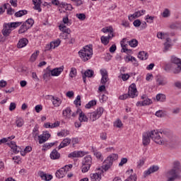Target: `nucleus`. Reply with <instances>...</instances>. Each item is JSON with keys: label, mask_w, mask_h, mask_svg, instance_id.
<instances>
[{"label": "nucleus", "mask_w": 181, "mask_h": 181, "mask_svg": "<svg viewBox=\"0 0 181 181\" xmlns=\"http://www.w3.org/2000/svg\"><path fill=\"white\" fill-rule=\"evenodd\" d=\"M117 159H118V154L117 153H112L110 156H109L107 158V159L104 160L103 165H102L103 170L107 172V170H108V168L112 166V163L114 160H117Z\"/></svg>", "instance_id": "5"}, {"label": "nucleus", "mask_w": 181, "mask_h": 181, "mask_svg": "<svg viewBox=\"0 0 181 181\" xmlns=\"http://www.w3.org/2000/svg\"><path fill=\"white\" fill-rule=\"evenodd\" d=\"M156 98L157 101H160L161 103H163L166 100V96L162 93L158 94Z\"/></svg>", "instance_id": "38"}, {"label": "nucleus", "mask_w": 181, "mask_h": 181, "mask_svg": "<svg viewBox=\"0 0 181 181\" xmlns=\"http://www.w3.org/2000/svg\"><path fill=\"white\" fill-rule=\"evenodd\" d=\"M156 81L157 83V86H166V84H168L166 78L162 76H156Z\"/></svg>", "instance_id": "12"}, {"label": "nucleus", "mask_w": 181, "mask_h": 181, "mask_svg": "<svg viewBox=\"0 0 181 181\" xmlns=\"http://www.w3.org/2000/svg\"><path fill=\"white\" fill-rule=\"evenodd\" d=\"M16 109V103H11L9 106V111H13Z\"/></svg>", "instance_id": "60"}, {"label": "nucleus", "mask_w": 181, "mask_h": 181, "mask_svg": "<svg viewBox=\"0 0 181 181\" xmlns=\"http://www.w3.org/2000/svg\"><path fill=\"white\" fill-rule=\"evenodd\" d=\"M35 6H34V9L35 11H38V12H42V8H40V6L42 5V3H38V4H34Z\"/></svg>", "instance_id": "55"}, {"label": "nucleus", "mask_w": 181, "mask_h": 181, "mask_svg": "<svg viewBox=\"0 0 181 181\" xmlns=\"http://www.w3.org/2000/svg\"><path fill=\"white\" fill-rule=\"evenodd\" d=\"M16 18H21L23 15H28V11L26 10H20L18 12L15 13Z\"/></svg>", "instance_id": "35"}, {"label": "nucleus", "mask_w": 181, "mask_h": 181, "mask_svg": "<svg viewBox=\"0 0 181 181\" xmlns=\"http://www.w3.org/2000/svg\"><path fill=\"white\" fill-rule=\"evenodd\" d=\"M159 170V166L158 165H152L148 168V170L144 172L146 176L151 175V173H155V172H158Z\"/></svg>", "instance_id": "20"}, {"label": "nucleus", "mask_w": 181, "mask_h": 181, "mask_svg": "<svg viewBox=\"0 0 181 181\" xmlns=\"http://www.w3.org/2000/svg\"><path fill=\"white\" fill-rule=\"evenodd\" d=\"M127 162H128V158H122L121 159L120 163H119V166H124V165H125V163H127Z\"/></svg>", "instance_id": "57"}, {"label": "nucleus", "mask_w": 181, "mask_h": 181, "mask_svg": "<svg viewBox=\"0 0 181 181\" xmlns=\"http://www.w3.org/2000/svg\"><path fill=\"white\" fill-rule=\"evenodd\" d=\"M155 19V16H151L149 15H147L146 16V21L147 23H153V20Z\"/></svg>", "instance_id": "48"}, {"label": "nucleus", "mask_w": 181, "mask_h": 181, "mask_svg": "<svg viewBox=\"0 0 181 181\" xmlns=\"http://www.w3.org/2000/svg\"><path fill=\"white\" fill-rule=\"evenodd\" d=\"M35 110L36 112H40L42 111V110H43V107L42 106V105H37L35 106Z\"/></svg>", "instance_id": "62"}, {"label": "nucleus", "mask_w": 181, "mask_h": 181, "mask_svg": "<svg viewBox=\"0 0 181 181\" xmlns=\"http://www.w3.org/2000/svg\"><path fill=\"white\" fill-rule=\"evenodd\" d=\"M103 112H104V108L99 107L96 111L88 113V117H89L91 121L94 122L96 121V119H98V118L103 115Z\"/></svg>", "instance_id": "8"}, {"label": "nucleus", "mask_w": 181, "mask_h": 181, "mask_svg": "<svg viewBox=\"0 0 181 181\" xmlns=\"http://www.w3.org/2000/svg\"><path fill=\"white\" fill-rule=\"evenodd\" d=\"M102 32H103V33H110L112 35V37L114 36V30L112 29V27L104 28L102 29Z\"/></svg>", "instance_id": "33"}, {"label": "nucleus", "mask_w": 181, "mask_h": 181, "mask_svg": "<svg viewBox=\"0 0 181 181\" xmlns=\"http://www.w3.org/2000/svg\"><path fill=\"white\" fill-rule=\"evenodd\" d=\"M151 144V134L149 132L143 134V145L144 146H148V144Z\"/></svg>", "instance_id": "15"}, {"label": "nucleus", "mask_w": 181, "mask_h": 181, "mask_svg": "<svg viewBox=\"0 0 181 181\" xmlns=\"http://www.w3.org/2000/svg\"><path fill=\"white\" fill-rule=\"evenodd\" d=\"M181 173V165L179 161H175L173 163V168L168 172L169 178L173 180H176V179H180Z\"/></svg>", "instance_id": "2"}, {"label": "nucleus", "mask_w": 181, "mask_h": 181, "mask_svg": "<svg viewBox=\"0 0 181 181\" xmlns=\"http://www.w3.org/2000/svg\"><path fill=\"white\" fill-rule=\"evenodd\" d=\"M49 138H50V134L47 133V132H44L42 134L38 136L39 144H45L46 141L49 140Z\"/></svg>", "instance_id": "11"}, {"label": "nucleus", "mask_w": 181, "mask_h": 181, "mask_svg": "<svg viewBox=\"0 0 181 181\" xmlns=\"http://www.w3.org/2000/svg\"><path fill=\"white\" fill-rule=\"evenodd\" d=\"M145 164V160L141 159L137 163V168L139 169L141 166Z\"/></svg>", "instance_id": "61"}, {"label": "nucleus", "mask_w": 181, "mask_h": 181, "mask_svg": "<svg viewBox=\"0 0 181 181\" xmlns=\"http://www.w3.org/2000/svg\"><path fill=\"white\" fill-rule=\"evenodd\" d=\"M78 120L80 122H88V117H87L86 114H84V112L82 111L80 112Z\"/></svg>", "instance_id": "28"}, {"label": "nucleus", "mask_w": 181, "mask_h": 181, "mask_svg": "<svg viewBox=\"0 0 181 181\" xmlns=\"http://www.w3.org/2000/svg\"><path fill=\"white\" fill-rule=\"evenodd\" d=\"M76 76H77V69L74 67H72L69 73V76L73 78V77H76Z\"/></svg>", "instance_id": "45"}, {"label": "nucleus", "mask_w": 181, "mask_h": 181, "mask_svg": "<svg viewBox=\"0 0 181 181\" xmlns=\"http://www.w3.org/2000/svg\"><path fill=\"white\" fill-rule=\"evenodd\" d=\"M8 146L11 147V149L13 150V153H18L19 150H18V146L16 145V142L11 141L10 143H6Z\"/></svg>", "instance_id": "22"}, {"label": "nucleus", "mask_w": 181, "mask_h": 181, "mask_svg": "<svg viewBox=\"0 0 181 181\" xmlns=\"http://www.w3.org/2000/svg\"><path fill=\"white\" fill-rule=\"evenodd\" d=\"M125 42H127V38H123L122 40L120 42V45L122 46V52L127 53V50H128V48H127V45L125 44Z\"/></svg>", "instance_id": "30"}, {"label": "nucleus", "mask_w": 181, "mask_h": 181, "mask_svg": "<svg viewBox=\"0 0 181 181\" xmlns=\"http://www.w3.org/2000/svg\"><path fill=\"white\" fill-rule=\"evenodd\" d=\"M76 18L79 19V21H86V14L84 13H77Z\"/></svg>", "instance_id": "52"}, {"label": "nucleus", "mask_w": 181, "mask_h": 181, "mask_svg": "<svg viewBox=\"0 0 181 181\" xmlns=\"http://www.w3.org/2000/svg\"><path fill=\"white\" fill-rule=\"evenodd\" d=\"M71 142V139H70L69 138L64 139L62 141V143L59 144V146H58V150L60 151V149H62V148H66V146H69V145H70Z\"/></svg>", "instance_id": "21"}, {"label": "nucleus", "mask_w": 181, "mask_h": 181, "mask_svg": "<svg viewBox=\"0 0 181 181\" xmlns=\"http://www.w3.org/2000/svg\"><path fill=\"white\" fill-rule=\"evenodd\" d=\"M86 155L84 151H74L68 155V158H83Z\"/></svg>", "instance_id": "17"}, {"label": "nucleus", "mask_w": 181, "mask_h": 181, "mask_svg": "<svg viewBox=\"0 0 181 181\" xmlns=\"http://www.w3.org/2000/svg\"><path fill=\"white\" fill-rule=\"evenodd\" d=\"M93 165V158L91 156H86L82 160V166L81 168L82 173H87L90 170Z\"/></svg>", "instance_id": "6"}, {"label": "nucleus", "mask_w": 181, "mask_h": 181, "mask_svg": "<svg viewBox=\"0 0 181 181\" xmlns=\"http://www.w3.org/2000/svg\"><path fill=\"white\" fill-rule=\"evenodd\" d=\"M52 104L54 105V107H60V104H62V100H60L59 98H57L56 99L53 98Z\"/></svg>", "instance_id": "44"}, {"label": "nucleus", "mask_w": 181, "mask_h": 181, "mask_svg": "<svg viewBox=\"0 0 181 181\" xmlns=\"http://www.w3.org/2000/svg\"><path fill=\"white\" fill-rule=\"evenodd\" d=\"M100 138L102 141H107V134L105 132L100 133Z\"/></svg>", "instance_id": "59"}, {"label": "nucleus", "mask_w": 181, "mask_h": 181, "mask_svg": "<svg viewBox=\"0 0 181 181\" xmlns=\"http://www.w3.org/2000/svg\"><path fill=\"white\" fill-rule=\"evenodd\" d=\"M101 173H104L103 170H101L100 173H95L90 174V178L92 181H100L101 180Z\"/></svg>", "instance_id": "23"}, {"label": "nucleus", "mask_w": 181, "mask_h": 181, "mask_svg": "<svg viewBox=\"0 0 181 181\" xmlns=\"http://www.w3.org/2000/svg\"><path fill=\"white\" fill-rule=\"evenodd\" d=\"M162 16L163 18H169V16H170V11L169 9L165 8L162 13Z\"/></svg>", "instance_id": "49"}, {"label": "nucleus", "mask_w": 181, "mask_h": 181, "mask_svg": "<svg viewBox=\"0 0 181 181\" xmlns=\"http://www.w3.org/2000/svg\"><path fill=\"white\" fill-rule=\"evenodd\" d=\"M81 112H82L81 109L78 108L76 112H74L72 113L71 117H73L74 118H75V117H77V115H78V114H79V115H80V113H81Z\"/></svg>", "instance_id": "58"}, {"label": "nucleus", "mask_w": 181, "mask_h": 181, "mask_svg": "<svg viewBox=\"0 0 181 181\" xmlns=\"http://www.w3.org/2000/svg\"><path fill=\"white\" fill-rule=\"evenodd\" d=\"M59 30H62V32H63L64 33H66V35H70L71 33V30H70V28H68L67 27H66V25H59Z\"/></svg>", "instance_id": "31"}, {"label": "nucleus", "mask_w": 181, "mask_h": 181, "mask_svg": "<svg viewBox=\"0 0 181 181\" xmlns=\"http://www.w3.org/2000/svg\"><path fill=\"white\" fill-rule=\"evenodd\" d=\"M63 70H64V66L59 67V68H54V69L50 70L51 76H60V74H62V72L63 71Z\"/></svg>", "instance_id": "16"}, {"label": "nucleus", "mask_w": 181, "mask_h": 181, "mask_svg": "<svg viewBox=\"0 0 181 181\" xmlns=\"http://www.w3.org/2000/svg\"><path fill=\"white\" fill-rule=\"evenodd\" d=\"M148 57H149L148 52L145 51H141L139 52L138 58L140 59V60H146Z\"/></svg>", "instance_id": "26"}, {"label": "nucleus", "mask_w": 181, "mask_h": 181, "mask_svg": "<svg viewBox=\"0 0 181 181\" xmlns=\"http://www.w3.org/2000/svg\"><path fill=\"white\" fill-rule=\"evenodd\" d=\"M136 180H137L136 174H134V175H130V176L124 181H136Z\"/></svg>", "instance_id": "50"}, {"label": "nucleus", "mask_w": 181, "mask_h": 181, "mask_svg": "<svg viewBox=\"0 0 181 181\" xmlns=\"http://www.w3.org/2000/svg\"><path fill=\"white\" fill-rule=\"evenodd\" d=\"M127 42L131 47H136L138 46V40L136 39H132Z\"/></svg>", "instance_id": "41"}, {"label": "nucleus", "mask_w": 181, "mask_h": 181, "mask_svg": "<svg viewBox=\"0 0 181 181\" xmlns=\"http://www.w3.org/2000/svg\"><path fill=\"white\" fill-rule=\"evenodd\" d=\"M39 50H37L35 52H34L30 58V62H32L33 63V62H35L36 59H37V56H39Z\"/></svg>", "instance_id": "40"}, {"label": "nucleus", "mask_w": 181, "mask_h": 181, "mask_svg": "<svg viewBox=\"0 0 181 181\" xmlns=\"http://www.w3.org/2000/svg\"><path fill=\"white\" fill-rule=\"evenodd\" d=\"M52 49H53V45L50 42L49 44H47L45 45L44 52H50V50H52Z\"/></svg>", "instance_id": "53"}, {"label": "nucleus", "mask_w": 181, "mask_h": 181, "mask_svg": "<svg viewBox=\"0 0 181 181\" xmlns=\"http://www.w3.org/2000/svg\"><path fill=\"white\" fill-rule=\"evenodd\" d=\"M141 100H144V101H142L141 103V105H151V104H152V100L149 98H148V97L146 96V95H143L141 96Z\"/></svg>", "instance_id": "25"}, {"label": "nucleus", "mask_w": 181, "mask_h": 181, "mask_svg": "<svg viewBox=\"0 0 181 181\" xmlns=\"http://www.w3.org/2000/svg\"><path fill=\"white\" fill-rule=\"evenodd\" d=\"M23 23L25 26H27V28H28V29H30V28H32V26H33V23H35V21H33V19H32V18H28Z\"/></svg>", "instance_id": "36"}, {"label": "nucleus", "mask_w": 181, "mask_h": 181, "mask_svg": "<svg viewBox=\"0 0 181 181\" xmlns=\"http://www.w3.org/2000/svg\"><path fill=\"white\" fill-rule=\"evenodd\" d=\"M78 54L83 62H87L88 60H90V59H91V57L93 56V46H85L83 49H81L78 52Z\"/></svg>", "instance_id": "3"}, {"label": "nucleus", "mask_w": 181, "mask_h": 181, "mask_svg": "<svg viewBox=\"0 0 181 181\" xmlns=\"http://www.w3.org/2000/svg\"><path fill=\"white\" fill-rule=\"evenodd\" d=\"M28 43H29V40L27 38H21L17 44V47L18 49H22L23 47H25V46H27Z\"/></svg>", "instance_id": "19"}, {"label": "nucleus", "mask_w": 181, "mask_h": 181, "mask_svg": "<svg viewBox=\"0 0 181 181\" xmlns=\"http://www.w3.org/2000/svg\"><path fill=\"white\" fill-rule=\"evenodd\" d=\"M145 12H146V11L145 10L136 11L134 14L129 16V21H134V19H136V18H139L140 16H142V15L145 14Z\"/></svg>", "instance_id": "14"}, {"label": "nucleus", "mask_w": 181, "mask_h": 181, "mask_svg": "<svg viewBox=\"0 0 181 181\" xmlns=\"http://www.w3.org/2000/svg\"><path fill=\"white\" fill-rule=\"evenodd\" d=\"M29 29V27L28 25H25L23 23V25L20 27V29L18 30L19 35H21L22 33H25V32H28V30Z\"/></svg>", "instance_id": "34"}, {"label": "nucleus", "mask_w": 181, "mask_h": 181, "mask_svg": "<svg viewBox=\"0 0 181 181\" xmlns=\"http://www.w3.org/2000/svg\"><path fill=\"white\" fill-rule=\"evenodd\" d=\"M65 118H71V109L70 107H66L65 110L62 112Z\"/></svg>", "instance_id": "29"}, {"label": "nucleus", "mask_w": 181, "mask_h": 181, "mask_svg": "<svg viewBox=\"0 0 181 181\" xmlns=\"http://www.w3.org/2000/svg\"><path fill=\"white\" fill-rule=\"evenodd\" d=\"M50 43L52 45L53 49H56V47H59V46H60L62 40H60V39L58 38L56 40L51 42Z\"/></svg>", "instance_id": "37"}, {"label": "nucleus", "mask_w": 181, "mask_h": 181, "mask_svg": "<svg viewBox=\"0 0 181 181\" xmlns=\"http://www.w3.org/2000/svg\"><path fill=\"white\" fill-rule=\"evenodd\" d=\"M74 104H75L76 107H80L81 105V96L78 95L76 99L74 101Z\"/></svg>", "instance_id": "42"}, {"label": "nucleus", "mask_w": 181, "mask_h": 181, "mask_svg": "<svg viewBox=\"0 0 181 181\" xmlns=\"http://www.w3.org/2000/svg\"><path fill=\"white\" fill-rule=\"evenodd\" d=\"M59 8H64L65 11H73V6L64 2H61Z\"/></svg>", "instance_id": "24"}, {"label": "nucleus", "mask_w": 181, "mask_h": 181, "mask_svg": "<svg viewBox=\"0 0 181 181\" xmlns=\"http://www.w3.org/2000/svg\"><path fill=\"white\" fill-rule=\"evenodd\" d=\"M23 124H25V122L23 121V119H22V118H18L16 120V124L18 128L23 127Z\"/></svg>", "instance_id": "43"}, {"label": "nucleus", "mask_w": 181, "mask_h": 181, "mask_svg": "<svg viewBox=\"0 0 181 181\" xmlns=\"http://www.w3.org/2000/svg\"><path fill=\"white\" fill-rule=\"evenodd\" d=\"M57 135H58V136H66V135H69V131L62 130L60 132H58Z\"/></svg>", "instance_id": "51"}, {"label": "nucleus", "mask_w": 181, "mask_h": 181, "mask_svg": "<svg viewBox=\"0 0 181 181\" xmlns=\"http://www.w3.org/2000/svg\"><path fill=\"white\" fill-rule=\"evenodd\" d=\"M100 74L102 76L101 83L106 84L107 81H108V72L105 69L100 70Z\"/></svg>", "instance_id": "18"}, {"label": "nucleus", "mask_w": 181, "mask_h": 181, "mask_svg": "<svg viewBox=\"0 0 181 181\" xmlns=\"http://www.w3.org/2000/svg\"><path fill=\"white\" fill-rule=\"evenodd\" d=\"M97 105V101L95 100H90L88 102V104L86 105V108H90V107H94V105Z\"/></svg>", "instance_id": "47"}, {"label": "nucleus", "mask_w": 181, "mask_h": 181, "mask_svg": "<svg viewBox=\"0 0 181 181\" xmlns=\"http://www.w3.org/2000/svg\"><path fill=\"white\" fill-rule=\"evenodd\" d=\"M47 174H46L45 172L43 171H40L38 173V175L41 177L42 180H45L46 178V176H47Z\"/></svg>", "instance_id": "54"}, {"label": "nucleus", "mask_w": 181, "mask_h": 181, "mask_svg": "<svg viewBox=\"0 0 181 181\" xmlns=\"http://www.w3.org/2000/svg\"><path fill=\"white\" fill-rule=\"evenodd\" d=\"M82 73V78H83V83H86V80L88 77V78H91V77H93V76H94V71L91 70V69H87L86 71H84V73Z\"/></svg>", "instance_id": "10"}, {"label": "nucleus", "mask_w": 181, "mask_h": 181, "mask_svg": "<svg viewBox=\"0 0 181 181\" xmlns=\"http://www.w3.org/2000/svg\"><path fill=\"white\" fill-rule=\"evenodd\" d=\"M21 24H22V22H13L11 23H7V25H8L11 29H12V28H18V26H21Z\"/></svg>", "instance_id": "39"}, {"label": "nucleus", "mask_w": 181, "mask_h": 181, "mask_svg": "<svg viewBox=\"0 0 181 181\" xmlns=\"http://www.w3.org/2000/svg\"><path fill=\"white\" fill-rule=\"evenodd\" d=\"M100 40L103 43V45H105V46H107V45H108V43H110V40H108V38H107V37L103 35L100 37Z\"/></svg>", "instance_id": "46"}, {"label": "nucleus", "mask_w": 181, "mask_h": 181, "mask_svg": "<svg viewBox=\"0 0 181 181\" xmlns=\"http://www.w3.org/2000/svg\"><path fill=\"white\" fill-rule=\"evenodd\" d=\"M50 158L53 160L60 159V153H59L56 149H54L50 153Z\"/></svg>", "instance_id": "27"}, {"label": "nucleus", "mask_w": 181, "mask_h": 181, "mask_svg": "<svg viewBox=\"0 0 181 181\" xmlns=\"http://www.w3.org/2000/svg\"><path fill=\"white\" fill-rule=\"evenodd\" d=\"M135 98L138 97V90L136 89V85L135 83H132L129 86L128 93H124L119 97V100H127V98Z\"/></svg>", "instance_id": "4"}, {"label": "nucleus", "mask_w": 181, "mask_h": 181, "mask_svg": "<svg viewBox=\"0 0 181 181\" xmlns=\"http://www.w3.org/2000/svg\"><path fill=\"white\" fill-rule=\"evenodd\" d=\"M156 116L162 118L164 116L163 112L162 110L157 111L156 112Z\"/></svg>", "instance_id": "64"}, {"label": "nucleus", "mask_w": 181, "mask_h": 181, "mask_svg": "<svg viewBox=\"0 0 181 181\" xmlns=\"http://www.w3.org/2000/svg\"><path fill=\"white\" fill-rule=\"evenodd\" d=\"M12 32V30H11L9 27V24L4 23L3 25V30H1V33L4 36H6V37H8L9 35H11Z\"/></svg>", "instance_id": "13"}, {"label": "nucleus", "mask_w": 181, "mask_h": 181, "mask_svg": "<svg viewBox=\"0 0 181 181\" xmlns=\"http://www.w3.org/2000/svg\"><path fill=\"white\" fill-rule=\"evenodd\" d=\"M133 25L134 26H135V28H139V26L141 25V20L139 19L135 20L133 22Z\"/></svg>", "instance_id": "56"}, {"label": "nucleus", "mask_w": 181, "mask_h": 181, "mask_svg": "<svg viewBox=\"0 0 181 181\" xmlns=\"http://www.w3.org/2000/svg\"><path fill=\"white\" fill-rule=\"evenodd\" d=\"M50 76H52V73L50 71L49 68L47 67L46 69L45 73L43 74L42 78H43V80H45L46 81H47V80H49V77H50Z\"/></svg>", "instance_id": "32"}, {"label": "nucleus", "mask_w": 181, "mask_h": 181, "mask_svg": "<svg viewBox=\"0 0 181 181\" xmlns=\"http://www.w3.org/2000/svg\"><path fill=\"white\" fill-rule=\"evenodd\" d=\"M66 168H73V165L69 164L67 165H65L64 167L62 168L61 169L57 170L55 173V176L58 177V179L63 178L64 176H66V174L67 172H69V169L66 170Z\"/></svg>", "instance_id": "9"}, {"label": "nucleus", "mask_w": 181, "mask_h": 181, "mask_svg": "<svg viewBox=\"0 0 181 181\" xmlns=\"http://www.w3.org/2000/svg\"><path fill=\"white\" fill-rule=\"evenodd\" d=\"M149 134L150 138H151L152 140L158 145H165V146L174 148V149H176L180 145L179 138L175 135H173L172 132L170 130L165 129L162 132L153 130L149 132Z\"/></svg>", "instance_id": "1"}, {"label": "nucleus", "mask_w": 181, "mask_h": 181, "mask_svg": "<svg viewBox=\"0 0 181 181\" xmlns=\"http://www.w3.org/2000/svg\"><path fill=\"white\" fill-rule=\"evenodd\" d=\"M171 62L173 63L172 67L174 68V74H178V73L181 71V59L176 57H173Z\"/></svg>", "instance_id": "7"}, {"label": "nucleus", "mask_w": 181, "mask_h": 181, "mask_svg": "<svg viewBox=\"0 0 181 181\" xmlns=\"http://www.w3.org/2000/svg\"><path fill=\"white\" fill-rule=\"evenodd\" d=\"M128 78H129V74H122V79L123 80V81H127Z\"/></svg>", "instance_id": "63"}]
</instances>
